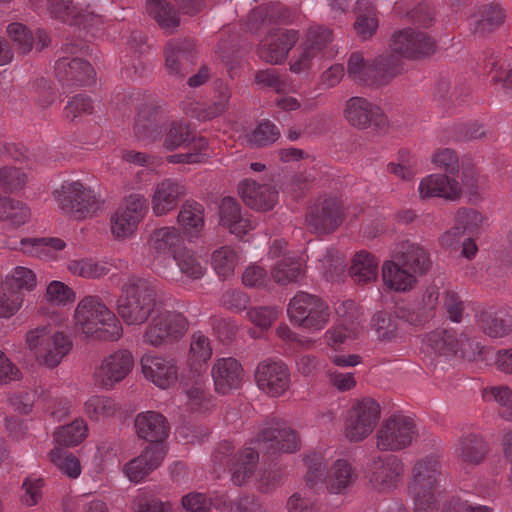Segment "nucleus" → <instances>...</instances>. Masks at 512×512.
I'll use <instances>...</instances> for the list:
<instances>
[{"mask_svg":"<svg viewBox=\"0 0 512 512\" xmlns=\"http://www.w3.org/2000/svg\"><path fill=\"white\" fill-rule=\"evenodd\" d=\"M162 305L156 282L133 275L121 285L116 316L128 326H142Z\"/></svg>","mask_w":512,"mask_h":512,"instance_id":"obj_1","label":"nucleus"},{"mask_svg":"<svg viewBox=\"0 0 512 512\" xmlns=\"http://www.w3.org/2000/svg\"><path fill=\"white\" fill-rule=\"evenodd\" d=\"M74 332L83 340L117 341L123 335V326L99 297L86 296L75 309Z\"/></svg>","mask_w":512,"mask_h":512,"instance_id":"obj_2","label":"nucleus"},{"mask_svg":"<svg viewBox=\"0 0 512 512\" xmlns=\"http://www.w3.org/2000/svg\"><path fill=\"white\" fill-rule=\"evenodd\" d=\"M54 194L58 207L75 220L94 216L102 205L95 192L80 181L64 182Z\"/></svg>","mask_w":512,"mask_h":512,"instance_id":"obj_3","label":"nucleus"},{"mask_svg":"<svg viewBox=\"0 0 512 512\" xmlns=\"http://www.w3.org/2000/svg\"><path fill=\"white\" fill-rule=\"evenodd\" d=\"M345 218L343 201L334 195H322L307 206L305 225L311 233L328 235L335 232Z\"/></svg>","mask_w":512,"mask_h":512,"instance_id":"obj_4","label":"nucleus"},{"mask_svg":"<svg viewBox=\"0 0 512 512\" xmlns=\"http://www.w3.org/2000/svg\"><path fill=\"white\" fill-rule=\"evenodd\" d=\"M287 313L295 325L318 331L329 321L328 305L318 296L307 292H298L289 302Z\"/></svg>","mask_w":512,"mask_h":512,"instance_id":"obj_5","label":"nucleus"},{"mask_svg":"<svg viewBox=\"0 0 512 512\" xmlns=\"http://www.w3.org/2000/svg\"><path fill=\"white\" fill-rule=\"evenodd\" d=\"M441 475V462L436 455H428L417 460L412 468L409 493L414 500V512L430 503Z\"/></svg>","mask_w":512,"mask_h":512,"instance_id":"obj_6","label":"nucleus"},{"mask_svg":"<svg viewBox=\"0 0 512 512\" xmlns=\"http://www.w3.org/2000/svg\"><path fill=\"white\" fill-rule=\"evenodd\" d=\"M150 319L143 332L142 342L154 348L178 341L188 330L186 317L175 311L159 312Z\"/></svg>","mask_w":512,"mask_h":512,"instance_id":"obj_7","label":"nucleus"},{"mask_svg":"<svg viewBox=\"0 0 512 512\" xmlns=\"http://www.w3.org/2000/svg\"><path fill=\"white\" fill-rule=\"evenodd\" d=\"M417 435L414 419L402 414L385 419L377 431V448L381 451H399L409 447Z\"/></svg>","mask_w":512,"mask_h":512,"instance_id":"obj_8","label":"nucleus"},{"mask_svg":"<svg viewBox=\"0 0 512 512\" xmlns=\"http://www.w3.org/2000/svg\"><path fill=\"white\" fill-rule=\"evenodd\" d=\"M344 119L359 130L372 128L377 133H385L389 123L382 109L364 97L354 96L345 102Z\"/></svg>","mask_w":512,"mask_h":512,"instance_id":"obj_9","label":"nucleus"},{"mask_svg":"<svg viewBox=\"0 0 512 512\" xmlns=\"http://www.w3.org/2000/svg\"><path fill=\"white\" fill-rule=\"evenodd\" d=\"M437 47V41L432 36L413 28L396 31L391 36L392 52L411 60L430 57Z\"/></svg>","mask_w":512,"mask_h":512,"instance_id":"obj_10","label":"nucleus"},{"mask_svg":"<svg viewBox=\"0 0 512 512\" xmlns=\"http://www.w3.org/2000/svg\"><path fill=\"white\" fill-rule=\"evenodd\" d=\"M380 418V405L370 397L357 401L345 422V435L352 442L368 437Z\"/></svg>","mask_w":512,"mask_h":512,"instance_id":"obj_11","label":"nucleus"},{"mask_svg":"<svg viewBox=\"0 0 512 512\" xmlns=\"http://www.w3.org/2000/svg\"><path fill=\"white\" fill-rule=\"evenodd\" d=\"M134 367V358L130 351L120 349L106 356L93 372L95 386L111 390L123 381Z\"/></svg>","mask_w":512,"mask_h":512,"instance_id":"obj_12","label":"nucleus"},{"mask_svg":"<svg viewBox=\"0 0 512 512\" xmlns=\"http://www.w3.org/2000/svg\"><path fill=\"white\" fill-rule=\"evenodd\" d=\"M426 343L434 353L444 356H454L460 352L462 358L470 361L476 359L480 353L478 343L461 335L460 338L448 330H434L427 334Z\"/></svg>","mask_w":512,"mask_h":512,"instance_id":"obj_13","label":"nucleus"},{"mask_svg":"<svg viewBox=\"0 0 512 512\" xmlns=\"http://www.w3.org/2000/svg\"><path fill=\"white\" fill-rule=\"evenodd\" d=\"M255 380L260 390L271 397L283 395L290 387V372L281 361L264 360L257 365Z\"/></svg>","mask_w":512,"mask_h":512,"instance_id":"obj_14","label":"nucleus"},{"mask_svg":"<svg viewBox=\"0 0 512 512\" xmlns=\"http://www.w3.org/2000/svg\"><path fill=\"white\" fill-rule=\"evenodd\" d=\"M55 76L67 88H78L94 82L92 65L80 57L61 56L55 63Z\"/></svg>","mask_w":512,"mask_h":512,"instance_id":"obj_15","label":"nucleus"},{"mask_svg":"<svg viewBox=\"0 0 512 512\" xmlns=\"http://www.w3.org/2000/svg\"><path fill=\"white\" fill-rule=\"evenodd\" d=\"M196 54V45L192 39L171 40L165 47V67L171 76L184 78L192 66Z\"/></svg>","mask_w":512,"mask_h":512,"instance_id":"obj_16","label":"nucleus"},{"mask_svg":"<svg viewBox=\"0 0 512 512\" xmlns=\"http://www.w3.org/2000/svg\"><path fill=\"white\" fill-rule=\"evenodd\" d=\"M298 40L299 33L293 29L270 33L259 44L258 56L267 63L279 64L287 58Z\"/></svg>","mask_w":512,"mask_h":512,"instance_id":"obj_17","label":"nucleus"},{"mask_svg":"<svg viewBox=\"0 0 512 512\" xmlns=\"http://www.w3.org/2000/svg\"><path fill=\"white\" fill-rule=\"evenodd\" d=\"M186 196L185 185L176 179L165 178L158 182L151 196V208L155 216H164L177 208Z\"/></svg>","mask_w":512,"mask_h":512,"instance_id":"obj_18","label":"nucleus"},{"mask_svg":"<svg viewBox=\"0 0 512 512\" xmlns=\"http://www.w3.org/2000/svg\"><path fill=\"white\" fill-rule=\"evenodd\" d=\"M403 472L402 460L395 455L375 459L370 468L369 482L373 489L384 492L395 488Z\"/></svg>","mask_w":512,"mask_h":512,"instance_id":"obj_19","label":"nucleus"},{"mask_svg":"<svg viewBox=\"0 0 512 512\" xmlns=\"http://www.w3.org/2000/svg\"><path fill=\"white\" fill-rule=\"evenodd\" d=\"M211 375L215 391L222 395L239 389L244 378V370L238 360L232 357L219 358L212 366Z\"/></svg>","mask_w":512,"mask_h":512,"instance_id":"obj_20","label":"nucleus"},{"mask_svg":"<svg viewBox=\"0 0 512 512\" xmlns=\"http://www.w3.org/2000/svg\"><path fill=\"white\" fill-rule=\"evenodd\" d=\"M141 366L146 379L162 389L175 384L178 379V367L173 358L146 354L141 358Z\"/></svg>","mask_w":512,"mask_h":512,"instance_id":"obj_21","label":"nucleus"},{"mask_svg":"<svg viewBox=\"0 0 512 512\" xmlns=\"http://www.w3.org/2000/svg\"><path fill=\"white\" fill-rule=\"evenodd\" d=\"M393 258L397 261V265L408 268L417 276L426 274L432 266L428 250L424 246L409 240L398 244Z\"/></svg>","mask_w":512,"mask_h":512,"instance_id":"obj_22","label":"nucleus"},{"mask_svg":"<svg viewBox=\"0 0 512 512\" xmlns=\"http://www.w3.org/2000/svg\"><path fill=\"white\" fill-rule=\"evenodd\" d=\"M134 426L139 438L160 446L168 437L170 430L166 418L155 411L139 413L135 418Z\"/></svg>","mask_w":512,"mask_h":512,"instance_id":"obj_23","label":"nucleus"},{"mask_svg":"<svg viewBox=\"0 0 512 512\" xmlns=\"http://www.w3.org/2000/svg\"><path fill=\"white\" fill-rule=\"evenodd\" d=\"M165 457L163 446L149 444L136 458L124 466V473L132 482H139L158 468Z\"/></svg>","mask_w":512,"mask_h":512,"instance_id":"obj_24","label":"nucleus"},{"mask_svg":"<svg viewBox=\"0 0 512 512\" xmlns=\"http://www.w3.org/2000/svg\"><path fill=\"white\" fill-rule=\"evenodd\" d=\"M419 193L422 198L440 197L457 201L462 196V188L456 179L447 174H431L421 180Z\"/></svg>","mask_w":512,"mask_h":512,"instance_id":"obj_25","label":"nucleus"},{"mask_svg":"<svg viewBox=\"0 0 512 512\" xmlns=\"http://www.w3.org/2000/svg\"><path fill=\"white\" fill-rule=\"evenodd\" d=\"M239 193L243 202L257 211L271 210L278 198V192L268 184H259L253 180H245L239 185Z\"/></svg>","mask_w":512,"mask_h":512,"instance_id":"obj_26","label":"nucleus"},{"mask_svg":"<svg viewBox=\"0 0 512 512\" xmlns=\"http://www.w3.org/2000/svg\"><path fill=\"white\" fill-rule=\"evenodd\" d=\"M404 70L403 61L394 52L384 53L370 60L371 87L388 85Z\"/></svg>","mask_w":512,"mask_h":512,"instance_id":"obj_27","label":"nucleus"},{"mask_svg":"<svg viewBox=\"0 0 512 512\" xmlns=\"http://www.w3.org/2000/svg\"><path fill=\"white\" fill-rule=\"evenodd\" d=\"M220 224L231 234L242 237L253 229L250 219L242 213L240 203L232 197L222 199L219 206Z\"/></svg>","mask_w":512,"mask_h":512,"instance_id":"obj_28","label":"nucleus"},{"mask_svg":"<svg viewBox=\"0 0 512 512\" xmlns=\"http://www.w3.org/2000/svg\"><path fill=\"white\" fill-rule=\"evenodd\" d=\"M476 325L490 338H504L512 334V317L491 308L481 310L476 315Z\"/></svg>","mask_w":512,"mask_h":512,"instance_id":"obj_29","label":"nucleus"},{"mask_svg":"<svg viewBox=\"0 0 512 512\" xmlns=\"http://www.w3.org/2000/svg\"><path fill=\"white\" fill-rule=\"evenodd\" d=\"M382 280L384 285L395 292H408L417 283V275L408 268L397 265L395 259L385 261L382 265Z\"/></svg>","mask_w":512,"mask_h":512,"instance_id":"obj_30","label":"nucleus"},{"mask_svg":"<svg viewBox=\"0 0 512 512\" xmlns=\"http://www.w3.org/2000/svg\"><path fill=\"white\" fill-rule=\"evenodd\" d=\"M489 452L490 447L487 441L482 436L474 433L462 436L456 449L458 459L470 466L480 465Z\"/></svg>","mask_w":512,"mask_h":512,"instance_id":"obj_31","label":"nucleus"},{"mask_svg":"<svg viewBox=\"0 0 512 512\" xmlns=\"http://www.w3.org/2000/svg\"><path fill=\"white\" fill-rule=\"evenodd\" d=\"M358 474L346 459L336 460L327 472L325 483L330 493L339 494L352 486Z\"/></svg>","mask_w":512,"mask_h":512,"instance_id":"obj_32","label":"nucleus"},{"mask_svg":"<svg viewBox=\"0 0 512 512\" xmlns=\"http://www.w3.org/2000/svg\"><path fill=\"white\" fill-rule=\"evenodd\" d=\"M72 347L73 343L69 336L63 332H55L42 350L37 352V359L47 367L54 368L60 364Z\"/></svg>","mask_w":512,"mask_h":512,"instance_id":"obj_33","label":"nucleus"},{"mask_svg":"<svg viewBox=\"0 0 512 512\" xmlns=\"http://www.w3.org/2000/svg\"><path fill=\"white\" fill-rule=\"evenodd\" d=\"M349 274L355 284L364 286L375 282L378 277V261L368 251L356 253L352 259Z\"/></svg>","mask_w":512,"mask_h":512,"instance_id":"obj_34","label":"nucleus"},{"mask_svg":"<svg viewBox=\"0 0 512 512\" xmlns=\"http://www.w3.org/2000/svg\"><path fill=\"white\" fill-rule=\"evenodd\" d=\"M212 356V347L208 337L201 332L194 333L190 343L187 364L189 372L196 376L204 375L207 361Z\"/></svg>","mask_w":512,"mask_h":512,"instance_id":"obj_35","label":"nucleus"},{"mask_svg":"<svg viewBox=\"0 0 512 512\" xmlns=\"http://www.w3.org/2000/svg\"><path fill=\"white\" fill-rule=\"evenodd\" d=\"M178 223L189 237H197L204 226V207L194 200L185 201L178 213Z\"/></svg>","mask_w":512,"mask_h":512,"instance_id":"obj_36","label":"nucleus"},{"mask_svg":"<svg viewBox=\"0 0 512 512\" xmlns=\"http://www.w3.org/2000/svg\"><path fill=\"white\" fill-rule=\"evenodd\" d=\"M47 10L52 18L70 25H80L89 17V13L78 7L72 0H48Z\"/></svg>","mask_w":512,"mask_h":512,"instance_id":"obj_37","label":"nucleus"},{"mask_svg":"<svg viewBox=\"0 0 512 512\" xmlns=\"http://www.w3.org/2000/svg\"><path fill=\"white\" fill-rule=\"evenodd\" d=\"M148 244L157 254L173 256L181 248L182 237L175 227H161L151 233Z\"/></svg>","mask_w":512,"mask_h":512,"instance_id":"obj_38","label":"nucleus"},{"mask_svg":"<svg viewBox=\"0 0 512 512\" xmlns=\"http://www.w3.org/2000/svg\"><path fill=\"white\" fill-rule=\"evenodd\" d=\"M231 95L227 84L222 81L216 82L214 102L211 105L195 107V117L200 121H207L222 115L229 107Z\"/></svg>","mask_w":512,"mask_h":512,"instance_id":"obj_39","label":"nucleus"},{"mask_svg":"<svg viewBox=\"0 0 512 512\" xmlns=\"http://www.w3.org/2000/svg\"><path fill=\"white\" fill-rule=\"evenodd\" d=\"M146 10L164 30L173 33L180 25V18L167 0H147Z\"/></svg>","mask_w":512,"mask_h":512,"instance_id":"obj_40","label":"nucleus"},{"mask_svg":"<svg viewBox=\"0 0 512 512\" xmlns=\"http://www.w3.org/2000/svg\"><path fill=\"white\" fill-rule=\"evenodd\" d=\"M183 379L191 408L199 411L209 409L212 399L206 391L203 375L196 376L188 371Z\"/></svg>","mask_w":512,"mask_h":512,"instance_id":"obj_41","label":"nucleus"},{"mask_svg":"<svg viewBox=\"0 0 512 512\" xmlns=\"http://www.w3.org/2000/svg\"><path fill=\"white\" fill-rule=\"evenodd\" d=\"M505 18V12L498 4L483 5L479 10V19L473 32L480 36L492 33L504 23Z\"/></svg>","mask_w":512,"mask_h":512,"instance_id":"obj_42","label":"nucleus"},{"mask_svg":"<svg viewBox=\"0 0 512 512\" xmlns=\"http://www.w3.org/2000/svg\"><path fill=\"white\" fill-rule=\"evenodd\" d=\"M371 329L381 342H391L399 336L397 321L388 311H377L372 316Z\"/></svg>","mask_w":512,"mask_h":512,"instance_id":"obj_43","label":"nucleus"},{"mask_svg":"<svg viewBox=\"0 0 512 512\" xmlns=\"http://www.w3.org/2000/svg\"><path fill=\"white\" fill-rule=\"evenodd\" d=\"M86 433L87 426L84 420L76 419L58 428L54 433V440L61 446H77L85 439Z\"/></svg>","mask_w":512,"mask_h":512,"instance_id":"obj_44","label":"nucleus"},{"mask_svg":"<svg viewBox=\"0 0 512 512\" xmlns=\"http://www.w3.org/2000/svg\"><path fill=\"white\" fill-rule=\"evenodd\" d=\"M284 429H289L284 420L279 418L268 419L255 437L254 443L258 449L268 453L269 443L281 442V438H283L281 434Z\"/></svg>","mask_w":512,"mask_h":512,"instance_id":"obj_45","label":"nucleus"},{"mask_svg":"<svg viewBox=\"0 0 512 512\" xmlns=\"http://www.w3.org/2000/svg\"><path fill=\"white\" fill-rule=\"evenodd\" d=\"M211 260L216 273L226 279L234 273L238 264V253L231 246H222L213 252Z\"/></svg>","mask_w":512,"mask_h":512,"instance_id":"obj_46","label":"nucleus"},{"mask_svg":"<svg viewBox=\"0 0 512 512\" xmlns=\"http://www.w3.org/2000/svg\"><path fill=\"white\" fill-rule=\"evenodd\" d=\"M29 217L30 210L25 204L8 197H0V221H9L14 226H20Z\"/></svg>","mask_w":512,"mask_h":512,"instance_id":"obj_47","label":"nucleus"},{"mask_svg":"<svg viewBox=\"0 0 512 512\" xmlns=\"http://www.w3.org/2000/svg\"><path fill=\"white\" fill-rule=\"evenodd\" d=\"M347 75L358 85L371 87L370 61H366L359 51L351 53L347 60Z\"/></svg>","mask_w":512,"mask_h":512,"instance_id":"obj_48","label":"nucleus"},{"mask_svg":"<svg viewBox=\"0 0 512 512\" xmlns=\"http://www.w3.org/2000/svg\"><path fill=\"white\" fill-rule=\"evenodd\" d=\"M483 398L499 404L498 413L501 418L512 422V391L508 386H493L485 388Z\"/></svg>","mask_w":512,"mask_h":512,"instance_id":"obj_49","label":"nucleus"},{"mask_svg":"<svg viewBox=\"0 0 512 512\" xmlns=\"http://www.w3.org/2000/svg\"><path fill=\"white\" fill-rule=\"evenodd\" d=\"M67 268L73 275L87 279H97L110 272L106 264L88 258L72 260Z\"/></svg>","mask_w":512,"mask_h":512,"instance_id":"obj_50","label":"nucleus"},{"mask_svg":"<svg viewBox=\"0 0 512 512\" xmlns=\"http://www.w3.org/2000/svg\"><path fill=\"white\" fill-rule=\"evenodd\" d=\"M117 410V404L108 396H92L85 402L86 414L94 421L111 417Z\"/></svg>","mask_w":512,"mask_h":512,"instance_id":"obj_51","label":"nucleus"},{"mask_svg":"<svg viewBox=\"0 0 512 512\" xmlns=\"http://www.w3.org/2000/svg\"><path fill=\"white\" fill-rule=\"evenodd\" d=\"M304 274V269L299 261L283 259L272 269L271 275L275 282L286 285L297 281Z\"/></svg>","mask_w":512,"mask_h":512,"instance_id":"obj_52","label":"nucleus"},{"mask_svg":"<svg viewBox=\"0 0 512 512\" xmlns=\"http://www.w3.org/2000/svg\"><path fill=\"white\" fill-rule=\"evenodd\" d=\"M4 283L5 289H13L23 294L24 291H32L37 284L35 273L26 267H16L11 276H7Z\"/></svg>","mask_w":512,"mask_h":512,"instance_id":"obj_53","label":"nucleus"},{"mask_svg":"<svg viewBox=\"0 0 512 512\" xmlns=\"http://www.w3.org/2000/svg\"><path fill=\"white\" fill-rule=\"evenodd\" d=\"M50 461L70 478H77L81 473L79 459L61 448H54L49 453Z\"/></svg>","mask_w":512,"mask_h":512,"instance_id":"obj_54","label":"nucleus"},{"mask_svg":"<svg viewBox=\"0 0 512 512\" xmlns=\"http://www.w3.org/2000/svg\"><path fill=\"white\" fill-rule=\"evenodd\" d=\"M304 463L307 467L305 474V484L310 489H313L323 479V474L326 469L324 457L319 452H311L304 457Z\"/></svg>","mask_w":512,"mask_h":512,"instance_id":"obj_55","label":"nucleus"},{"mask_svg":"<svg viewBox=\"0 0 512 512\" xmlns=\"http://www.w3.org/2000/svg\"><path fill=\"white\" fill-rule=\"evenodd\" d=\"M181 272L192 279H199L204 275V268L201 266L194 254L181 247L173 255Z\"/></svg>","mask_w":512,"mask_h":512,"instance_id":"obj_56","label":"nucleus"},{"mask_svg":"<svg viewBox=\"0 0 512 512\" xmlns=\"http://www.w3.org/2000/svg\"><path fill=\"white\" fill-rule=\"evenodd\" d=\"M193 139V132L186 124L173 122L165 136L163 145L167 150L171 151L189 144Z\"/></svg>","mask_w":512,"mask_h":512,"instance_id":"obj_57","label":"nucleus"},{"mask_svg":"<svg viewBox=\"0 0 512 512\" xmlns=\"http://www.w3.org/2000/svg\"><path fill=\"white\" fill-rule=\"evenodd\" d=\"M7 32L15 43L19 53L27 54L31 51L35 38L25 25L21 23H11L7 27Z\"/></svg>","mask_w":512,"mask_h":512,"instance_id":"obj_58","label":"nucleus"},{"mask_svg":"<svg viewBox=\"0 0 512 512\" xmlns=\"http://www.w3.org/2000/svg\"><path fill=\"white\" fill-rule=\"evenodd\" d=\"M21 244L31 246L30 253H35L38 256H51L50 252L63 250L66 246L65 242L60 238H27L22 239Z\"/></svg>","mask_w":512,"mask_h":512,"instance_id":"obj_59","label":"nucleus"},{"mask_svg":"<svg viewBox=\"0 0 512 512\" xmlns=\"http://www.w3.org/2000/svg\"><path fill=\"white\" fill-rule=\"evenodd\" d=\"M26 175L16 167H0V189L4 192L21 190L26 184Z\"/></svg>","mask_w":512,"mask_h":512,"instance_id":"obj_60","label":"nucleus"},{"mask_svg":"<svg viewBox=\"0 0 512 512\" xmlns=\"http://www.w3.org/2000/svg\"><path fill=\"white\" fill-rule=\"evenodd\" d=\"M333 40V32L330 28L323 26H312L307 32L304 45L310 48L316 55L326 48Z\"/></svg>","mask_w":512,"mask_h":512,"instance_id":"obj_61","label":"nucleus"},{"mask_svg":"<svg viewBox=\"0 0 512 512\" xmlns=\"http://www.w3.org/2000/svg\"><path fill=\"white\" fill-rule=\"evenodd\" d=\"M280 136V131L270 121L261 122L250 134L249 142L257 147L274 143Z\"/></svg>","mask_w":512,"mask_h":512,"instance_id":"obj_62","label":"nucleus"},{"mask_svg":"<svg viewBox=\"0 0 512 512\" xmlns=\"http://www.w3.org/2000/svg\"><path fill=\"white\" fill-rule=\"evenodd\" d=\"M23 303V295L13 289H5L4 283L0 285V317H11Z\"/></svg>","mask_w":512,"mask_h":512,"instance_id":"obj_63","label":"nucleus"},{"mask_svg":"<svg viewBox=\"0 0 512 512\" xmlns=\"http://www.w3.org/2000/svg\"><path fill=\"white\" fill-rule=\"evenodd\" d=\"M148 209L147 199L142 194H131L124 202L123 207L118 210L125 214L130 215L134 218V221L140 223L144 218Z\"/></svg>","mask_w":512,"mask_h":512,"instance_id":"obj_64","label":"nucleus"}]
</instances>
